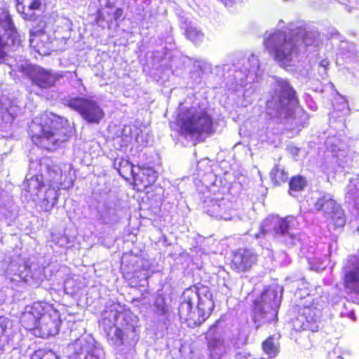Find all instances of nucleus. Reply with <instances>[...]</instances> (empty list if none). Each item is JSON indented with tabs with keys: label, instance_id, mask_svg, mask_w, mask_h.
<instances>
[{
	"label": "nucleus",
	"instance_id": "nucleus-19",
	"mask_svg": "<svg viewBox=\"0 0 359 359\" xmlns=\"http://www.w3.org/2000/svg\"><path fill=\"white\" fill-rule=\"evenodd\" d=\"M24 190L28 194L29 198L36 201L39 198V194L44 187L43 176L34 175L23 182Z\"/></svg>",
	"mask_w": 359,
	"mask_h": 359
},
{
	"label": "nucleus",
	"instance_id": "nucleus-3",
	"mask_svg": "<svg viewBox=\"0 0 359 359\" xmlns=\"http://www.w3.org/2000/svg\"><path fill=\"white\" fill-rule=\"evenodd\" d=\"M316 37V33L307 32L302 27H290L287 30L266 32L264 43L277 62L290 66L297 59L302 46L313 45Z\"/></svg>",
	"mask_w": 359,
	"mask_h": 359
},
{
	"label": "nucleus",
	"instance_id": "nucleus-7",
	"mask_svg": "<svg viewBox=\"0 0 359 359\" xmlns=\"http://www.w3.org/2000/svg\"><path fill=\"white\" fill-rule=\"evenodd\" d=\"M176 123L181 135H211L215 132L214 119L206 109L191 107L181 110L177 116Z\"/></svg>",
	"mask_w": 359,
	"mask_h": 359
},
{
	"label": "nucleus",
	"instance_id": "nucleus-2",
	"mask_svg": "<svg viewBox=\"0 0 359 359\" xmlns=\"http://www.w3.org/2000/svg\"><path fill=\"white\" fill-rule=\"evenodd\" d=\"M193 71L198 72L203 76L210 72L211 76L215 75L220 79L224 78L229 90H238L242 88L249 90L252 86L248 88V86L257 82L263 74L259 60L253 54L248 58L243 57L232 65L225 64L214 68L207 61L198 60L194 62Z\"/></svg>",
	"mask_w": 359,
	"mask_h": 359
},
{
	"label": "nucleus",
	"instance_id": "nucleus-18",
	"mask_svg": "<svg viewBox=\"0 0 359 359\" xmlns=\"http://www.w3.org/2000/svg\"><path fill=\"white\" fill-rule=\"evenodd\" d=\"M220 323L221 320H217L214 323L210 325L203 333L208 349L210 352L216 351L223 345V340L219 335Z\"/></svg>",
	"mask_w": 359,
	"mask_h": 359
},
{
	"label": "nucleus",
	"instance_id": "nucleus-30",
	"mask_svg": "<svg viewBox=\"0 0 359 359\" xmlns=\"http://www.w3.org/2000/svg\"><path fill=\"white\" fill-rule=\"evenodd\" d=\"M114 337L116 340L120 342V344L123 343V337H124V332L120 327H116L114 332Z\"/></svg>",
	"mask_w": 359,
	"mask_h": 359
},
{
	"label": "nucleus",
	"instance_id": "nucleus-26",
	"mask_svg": "<svg viewBox=\"0 0 359 359\" xmlns=\"http://www.w3.org/2000/svg\"><path fill=\"white\" fill-rule=\"evenodd\" d=\"M329 217L335 227H343L346 224L345 212L340 205L329 215Z\"/></svg>",
	"mask_w": 359,
	"mask_h": 359
},
{
	"label": "nucleus",
	"instance_id": "nucleus-5",
	"mask_svg": "<svg viewBox=\"0 0 359 359\" xmlns=\"http://www.w3.org/2000/svg\"><path fill=\"white\" fill-rule=\"evenodd\" d=\"M20 323L34 335L48 338L59 332L62 321L60 312L53 304L36 301L25 306L20 314Z\"/></svg>",
	"mask_w": 359,
	"mask_h": 359
},
{
	"label": "nucleus",
	"instance_id": "nucleus-24",
	"mask_svg": "<svg viewBox=\"0 0 359 359\" xmlns=\"http://www.w3.org/2000/svg\"><path fill=\"white\" fill-rule=\"evenodd\" d=\"M263 352L269 358H276L279 352V344L275 342L274 337L271 335L266 337L262 343Z\"/></svg>",
	"mask_w": 359,
	"mask_h": 359
},
{
	"label": "nucleus",
	"instance_id": "nucleus-12",
	"mask_svg": "<svg viewBox=\"0 0 359 359\" xmlns=\"http://www.w3.org/2000/svg\"><path fill=\"white\" fill-rule=\"evenodd\" d=\"M322 311L316 305L304 306L299 309L297 321L299 323V329L311 332H318L321 323Z\"/></svg>",
	"mask_w": 359,
	"mask_h": 359
},
{
	"label": "nucleus",
	"instance_id": "nucleus-25",
	"mask_svg": "<svg viewBox=\"0 0 359 359\" xmlns=\"http://www.w3.org/2000/svg\"><path fill=\"white\" fill-rule=\"evenodd\" d=\"M270 179L273 186H281L288 181V172L278 166H275L270 172Z\"/></svg>",
	"mask_w": 359,
	"mask_h": 359
},
{
	"label": "nucleus",
	"instance_id": "nucleus-22",
	"mask_svg": "<svg viewBox=\"0 0 359 359\" xmlns=\"http://www.w3.org/2000/svg\"><path fill=\"white\" fill-rule=\"evenodd\" d=\"M307 186V180L305 177L297 175L292 176L288 180L287 193L290 196L303 191Z\"/></svg>",
	"mask_w": 359,
	"mask_h": 359
},
{
	"label": "nucleus",
	"instance_id": "nucleus-33",
	"mask_svg": "<svg viewBox=\"0 0 359 359\" xmlns=\"http://www.w3.org/2000/svg\"><path fill=\"white\" fill-rule=\"evenodd\" d=\"M37 359H57L52 353L43 352L41 354H36Z\"/></svg>",
	"mask_w": 359,
	"mask_h": 359
},
{
	"label": "nucleus",
	"instance_id": "nucleus-10",
	"mask_svg": "<svg viewBox=\"0 0 359 359\" xmlns=\"http://www.w3.org/2000/svg\"><path fill=\"white\" fill-rule=\"evenodd\" d=\"M66 105L77 111L90 123H99L104 117V111L93 100L84 97H72L66 100Z\"/></svg>",
	"mask_w": 359,
	"mask_h": 359
},
{
	"label": "nucleus",
	"instance_id": "nucleus-34",
	"mask_svg": "<svg viewBox=\"0 0 359 359\" xmlns=\"http://www.w3.org/2000/svg\"><path fill=\"white\" fill-rule=\"evenodd\" d=\"M22 17L25 20H34L35 19V13L34 11H28L27 9V11H22Z\"/></svg>",
	"mask_w": 359,
	"mask_h": 359
},
{
	"label": "nucleus",
	"instance_id": "nucleus-27",
	"mask_svg": "<svg viewBox=\"0 0 359 359\" xmlns=\"http://www.w3.org/2000/svg\"><path fill=\"white\" fill-rule=\"evenodd\" d=\"M270 83L273 86V90H294L290 86L287 80L277 76H271L269 80Z\"/></svg>",
	"mask_w": 359,
	"mask_h": 359
},
{
	"label": "nucleus",
	"instance_id": "nucleus-20",
	"mask_svg": "<svg viewBox=\"0 0 359 359\" xmlns=\"http://www.w3.org/2000/svg\"><path fill=\"white\" fill-rule=\"evenodd\" d=\"M113 166L126 180H129L130 177L133 179L135 174L133 170L134 165L126 158H116L114 160Z\"/></svg>",
	"mask_w": 359,
	"mask_h": 359
},
{
	"label": "nucleus",
	"instance_id": "nucleus-36",
	"mask_svg": "<svg viewBox=\"0 0 359 359\" xmlns=\"http://www.w3.org/2000/svg\"><path fill=\"white\" fill-rule=\"evenodd\" d=\"M17 11L18 13H20L21 15H22V11H25V8L23 5L20 4H18L17 5Z\"/></svg>",
	"mask_w": 359,
	"mask_h": 359
},
{
	"label": "nucleus",
	"instance_id": "nucleus-15",
	"mask_svg": "<svg viewBox=\"0 0 359 359\" xmlns=\"http://www.w3.org/2000/svg\"><path fill=\"white\" fill-rule=\"evenodd\" d=\"M137 171L133 178V188L137 191H144L156 182L158 173L149 166L137 165Z\"/></svg>",
	"mask_w": 359,
	"mask_h": 359
},
{
	"label": "nucleus",
	"instance_id": "nucleus-11",
	"mask_svg": "<svg viewBox=\"0 0 359 359\" xmlns=\"http://www.w3.org/2000/svg\"><path fill=\"white\" fill-rule=\"evenodd\" d=\"M257 263V254L250 249L240 248L232 251L229 267L236 273H245L250 271Z\"/></svg>",
	"mask_w": 359,
	"mask_h": 359
},
{
	"label": "nucleus",
	"instance_id": "nucleus-29",
	"mask_svg": "<svg viewBox=\"0 0 359 359\" xmlns=\"http://www.w3.org/2000/svg\"><path fill=\"white\" fill-rule=\"evenodd\" d=\"M203 79V76L199 74L198 72L192 71L190 75V82L189 83L190 85V88H203L204 86L202 85Z\"/></svg>",
	"mask_w": 359,
	"mask_h": 359
},
{
	"label": "nucleus",
	"instance_id": "nucleus-38",
	"mask_svg": "<svg viewBox=\"0 0 359 359\" xmlns=\"http://www.w3.org/2000/svg\"><path fill=\"white\" fill-rule=\"evenodd\" d=\"M130 329L132 332H136V327L134 325H130Z\"/></svg>",
	"mask_w": 359,
	"mask_h": 359
},
{
	"label": "nucleus",
	"instance_id": "nucleus-13",
	"mask_svg": "<svg viewBox=\"0 0 359 359\" xmlns=\"http://www.w3.org/2000/svg\"><path fill=\"white\" fill-rule=\"evenodd\" d=\"M343 285L350 292L359 294V257L351 255L346 259Z\"/></svg>",
	"mask_w": 359,
	"mask_h": 359
},
{
	"label": "nucleus",
	"instance_id": "nucleus-23",
	"mask_svg": "<svg viewBox=\"0 0 359 359\" xmlns=\"http://www.w3.org/2000/svg\"><path fill=\"white\" fill-rule=\"evenodd\" d=\"M154 313L157 316H168L170 313L169 306L166 303V299L162 294H157L153 302Z\"/></svg>",
	"mask_w": 359,
	"mask_h": 359
},
{
	"label": "nucleus",
	"instance_id": "nucleus-1",
	"mask_svg": "<svg viewBox=\"0 0 359 359\" xmlns=\"http://www.w3.org/2000/svg\"><path fill=\"white\" fill-rule=\"evenodd\" d=\"M20 40L11 15L4 11L0 18V63L7 65L13 72H20L34 84L41 88L55 86L63 79L62 72L33 65L21 56L13 59L10 53L19 47Z\"/></svg>",
	"mask_w": 359,
	"mask_h": 359
},
{
	"label": "nucleus",
	"instance_id": "nucleus-14",
	"mask_svg": "<svg viewBox=\"0 0 359 359\" xmlns=\"http://www.w3.org/2000/svg\"><path fill=\"white\" fill-rule=\"evenodd\" d=\"M45 23L41 22L39 28H33L29 31V43L31 46L37 48V51L46 55L54 50L51 37L44 32Z\"/></svg>",
	"mask_w": 359,
	"mask_h": 359
},
{
	"label": "nucleus",
	"instance_id": "nucleus-31",
	"mask_svg": "<svg viewBox=\"0 0 359 359\" xmlns=\"http://www.w3.org/2000/svg\"><path fill=\"white\" fill-rule=\"evenodd\" d=\"M41 3L40 0H33L28 6V11H34L39 10L41 7Z\"/></svg>",
	"mask_w": 359,
	"mask_h": 359
},
{
	"label": "nucleus",
	"instance_id": "nucleus-39",
	"mask_svg": "<svg viewBox=\"0 0 359 359\" xmlns=\"http://www.w3.org/2000/svg\"><path fill=\"white\" fill-rule=\"evenodd\" d=\"M208 88H211L210 86H207ZM212 88H217V87H212Z\"/></svg>",
	"mask_w": 359,
	"mask_h": 359
},
{
	"label": "nucleus",
	"instance_id": "nucleus-28",
	"mask_svg": "<svg viewBox=\"0 0 359 359\" xmlns=\"http://www.w3.org/2000/svg\"><path fill=\"white\" fill-rule=\"evenodd\" d=\"M186 35L189 40L195 43H200L203 39V34L191 25L186 29Z\"/></svg>",
	"mask_w": 359,
	"mask_h": 359
},
{
	"label": "nucleus",
	"instance_id": "nucleus-32",
	"mask_svg": "<svg viewBox=\"0 0 359 359\" xmlns=\"http://www.w3.org/2000/svg\"><path fill=\"white\" fill-rule=\"evenodd\" d=\"M213 208L217 210L219 208V210H217V216L221 218L227 219V214L226 210L224 209H220V204L216 203L213 204Z\"/></svg>",
	"mask_w": 359,
	"mask_h": 359
},
{
	"label": "nucleus",
	"instance_id": "nucleus-8",
	"mask_svg": "<svg viewBox=\"0 0 359 359\" xmlns=\"http://www.w3.org/2000/svg\"><path fill=\"white\" fill-rule=\"evenodd\" d=\"M299 102L296 91H288L287 95H281L278 100H272L266 103V114L269 119L294 118Z\"/></svg>",
	"mask_w": 359,
	"mask_h": 359
},
{
	"label": "nucleus",
	"instance_id": "nucleus-37",
	"mask_svg": "<svg viewBox=\"0 0 359 359\" xmlns=\"http://www.w3.org/2000/svg\"><path fill=\"white\" fill-rule=\"evenodd\" d=\"M320 66L326 68L329 65V62L327 60H323L320 62Z\"/></svg>",
	"mask_w": 359,
	"mask_h": 359
},
{
	"label": "nucleus",
	"instance_id": "nucleus-21",
	"mask_svg": "<svg viewBox=\"0 0 359 359\" xmlns=\"http://www.w3.org/2000/svg\"><path fill=\"white\" fill-rule=\"evenodd\" d=\"M339 205V204L334 199L326 196L318 198L314 203V207L317 210L323 211L327 215L332 213Z\"/></svg>",
	"mask_w": 359,
	"mask_h": 359
},
{
	"label": "nucleus",
	"instance_id": "nucleus-35",
	"mask_svg": "<svg viewBox=\"0 0 359 359\" xmlns=\"http://www.w3.org/2000/svg\"><path fill=\"white\" fill-rule=\"evenodd\" d=\"M84 359H100V358L97 355H95L93 352H88Z\"/></svg>",
	"mask_w": 359,
	"mask_h": 359
},
{
	"label": "nucleus",
	"instance_id": "nucleus-6",
	"mask_svg": "<svg viewBox=\"0 0 359 359\" xmlns=\"http://www.w3.org/2000/svg\"><path fill=\"white\" fill-rule=\"evenodd\" d=\"M67 123L65 118L45 111L29 126L30 139L42 149L55 150L69 138Z\"/></svg>",
	"mask_w": 359,
	"mask_h": 359
},
{
	"label": "nucleus",
	"instance_id": "nucleus-16",
	"mask_svg": "<svg viewBox=\"0 0 359 359\" xmlns=\"http://www.w3.org/2000/svg\"><path fill=\"white\" fill-rule=\"evenodd\" d=\"M294 222H296V218L292 216L267 219L264 222L261 230L264 233L273 230L277 235H284L294 226Z\"/></svg>",
	"mask_w": 359,
	"mask_h": 359
},
{
	"label": "nucleus",
	"instance_id": "nucleus-9",
	"mask_svg": "<svg viewBox=\"0 0 359 359\" xmlns=\"http://www.w3.org/2000/svg\"><path fill=\"white\" fill-rule=\"evenodd\" d=\"M62 170L57 165H46L43 180L45 179L47 181L48 187L44 192L43 197L40 201V208L42 211L49 212L57 204L59 194L57 189L53 187V185L55 184L62 185Z\"/></svg>",
	"mask_w": 359,
	"mask_h": 359
},
{
	"label": "nucleus",
	"instance_id": "nucleus-4",
	"mask_svg": "<svg viewBox=\"0 0 359 359\" xmlns=\"http://www.w3.org/2000/svg\"><path fill=\"white\" fill-rule=\"evenodd\" d=\"M181 298L178 315L191 327L200 326L206 321L215 308L209 287L201 283L187 287Z\"/></svg>",
	"mask_w": 359,
	"mask_h": 359
},
{
	"label": "nucleus",
	"instance_id": "nucleus-17",
	"mask_svg": "<svg viewBox=\"0 0 359 359\" xmlns=\"http://www.w3.org/2000/svg\"><path fill=\"white\" fill-rule=\"evenodd\" d=\"M254 312L259 316L264 323H271L278 320V310L276 307L266 302L263 297L254 301Z\"/></svg>",
	"mask_w": 359,
	"mask_h": 359
}]
</instances>
